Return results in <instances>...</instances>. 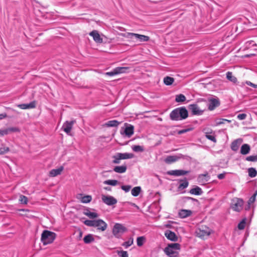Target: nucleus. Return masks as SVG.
I'll use <instances>...</instances> for the list:
<instances>
[{
  "instance_id": "33",
  "label": "nucleus",
  "mask_w": 257,
  "mask_h": 257,
  "mask_svg": "<svg viewBox=\"0 0 257 257\" xmlns=\"http://www.w3.org/2000/svg\"><path fill=\"white\" fill-rule=\"evenodd\" d=\"M164 83L166 85H170L173 84L174 81V79L170 76H166L164 78Z\"/></svg>"
},
{
  "instance_id": "62",
  "label": "nucleus",
  "mask_w": 257,
  "mask_h": 257,
  "mask_svg": "<svg viewBox=\"0 0 257 257\" xmlns=\"http://www.w3.org/2000/svg\"><path fill=\"white\" fill-rule=\"evenodd\" d=\"M249 44V45H251L252 46H253L254 45H255V44L254 43V42L252 41H248L246 42V45L247 44Z\"/></svg>"
},
{
  "instance_id": "17",
  "label": "nucleus",
  "mask_w": 257,
  "mask_h": 257,
  "mask_svg": "<svg viewBox=\"0 0 257 257\" xmlns=\"http://www.w3.org/2000/svg\"><path fill=\"white\" fill-rule=\"evenodd\" d=\"M89 35L93 37V39L95 42L99 43L102 42V39L101 38L100 35L97 31H92L89 33Z\"/></svg>"
},
{
  "instance_id": "9",
  "label": "nucleus",
  "mask_w": 257,
  "mask_h": 257,
  "mask_svg": "<svg viewBox=\"0 0 257 257\" xmlns=\"http://www.w3.org/2000/svg\"><path fill=\"white\" fill-rule=\"evenodd\" d=\"M127 35L130 38H135L137 40H138L140 42H147L150 40V37L149 36L139 34L128 33Z\"/></svg>"
},
{
  "instance_id": "11",
  "label": "nucleus",
  "mask_w": 257,
  "mask_h": 257,
  "mask_svg": "<svg viewBox=\"0 0 257 257\" xmlns=\"http://www.w3.org/2000/svg\"><path fill=\"white\" fill-rule=\"evenodd\" d=\"M190 172V171H185L183 170H170L167 172V174L175 176H180L185 175Z\"/></svg>"
},
{
  "instance_id": "31",
  "label": "nucleus",
  "mask_w": 257,
  "mask_h": 257,
  "mask_svg": "<svg viewBox=\"0 0 257 257\" xmlns=\"http://www.w3.org/2000/svg\"><path fill=\"white\" fill-rule=\"evenodd\" d=\"M141 191V188L140 186H137L132 189L131 191L132 195L134 197L138 196Z\"/></svg>"
},
{
  "instance_id": "34",
  "label": "nucleus",
  "mask_w": 257,
  "mask_h": 257,
  "mask_svg": "<svg viewBox=\"0 0 257 257\" xmlns=\"http://www.w3.org/2000/svg\"><path fill=\"white\" fill-rule=\"evenodd\" d=\"M186 100L185 96L182 94L177 95L175 98V101L177 102H183Z\"/></svg>"
},
{
  "instance_id": "43",
  "label": "nucleus",
  "mask_w": 257,
  "mask_h": 257,
  "mask_svg": "<svg viewBox=\"0 0 257 257\" xmlns=\"http://www.w3.org/2000/svg\"><path fill=\"white\" fill-rule=\"evenodd\" d=\"M19 201L22 204H27L28 201V198L23 195H20Z\"/></svg>"
},
{
  "instance_id": "58",
  "label": "nucleus",
  "mask_w": 257,
  "mask_h": 257,
  "mask_svg": "<svg viewBox=\"0 0 257 257\" xmlns=\"http://www.w3.org/2000/svg\"><path fill=\"white\" fill-rule=\"evenodd\" d=\"M185 199L187 200H192L193 201H196V202H198V200L196 199H195V198H193L192 197H185Z\"/></svg>"
},
{
  "instance_id": "42",
  "label": "nucleus",
  "mask_w": 257,
  "mask_h": 257,
  "mask_svg": "<svg viewBox=\"0 0 257 257\" xmlns=\"http://www.w3.org/2000/svg\"><path fill=\"white\" fill-rule=\"evenodd\" d=\"M116 253L119 257H128V254L126 251L117 250Z\"/></svg>"
},
{
  "instance_id": "16",
  "label": "nucleus",
  "mask_w": 257,
  "mask_h": 257,
  "mask_svg": "<svg viewBox=\"0 0 257 257\" xmlns=\"http://www.w3.org/2000/svg\"><path fill=\"white\" fill-rule=\"evenodd\" d=\"M17 106L22 109L34 108L36 107V101H33L29 103L20 104Z\"/></svg>"
},
{
  "instance_id": "45",
  "label": "nucleus",
  "mask_w": 257,
  "mask_h": 257,
  "mask_svg": "<svg viewBox=\"0 0 257 257\" xmlns=\"http://www.w3.org/2000/svg\"><path fill=\"white\" fill-rule=\"evenodd\" d=\"M99 215L95 212H89L87 213V216H88L90 219H94L96 218H97L98 217Z\"/></svg>"
},
{
  "instance_id": "63",
  "label": "nucleus",
  "mask_w": 257,
  "mask_h": 257,
  "mask_svg": "<svg viewBox=\"0 0 257 257\" xmlns=\"http://www.w3.org/2000/svg\"><path fill=\"white\" fill-rule=\"evenodd\" d=\"M104 189L107 191H111V188L110 187H104Z\"/></svg>"
},
{
  "instance_id": "47",
  "label": "nucleus",
  "mask_w": 257,
  "mask_h": 257,
  "mask_svg": "<svg viewBox=\"0 0 257 257\" xmlns=\"http://www.w3.org/2000/svg\"><path fill=\"white\" fill-rule=\"evenodd\" d=\"M245 160L250 162H257V155L248 156L245 158Z\"/></svg>"
},
{
  "instance_id": "29",
  "label": "nucleus",
  "mask_w": 257,
  "mask_h": 257,
  "mask_svg": "<svg viewBox=\"0 0 257 257\" xmlns=\"http://www.w3.org/2000/svg\"><path fill=\"white\" fill-rule=\"evenodd\" d=\"M120 122L116 120H109L105 123V125L108 127L117 126Z\"/></svg>"
},
{
  "instance_id": "46",
  "label": "nucleus",
  "mask_w": 257,
  "mask_h": 257,
  "mask_svg": "<svg viewBox=\"0 0 257 257\" xmlns=\"http://www.w3.org/2000/svg\"><path fill=\"white\" fill-rule=\"evenodd\" d=\"M9 151V148L7 147H5L2 145L0 147V154H4Z\"/></svg>"
},
{
  "instance_id": "28",
  "label": "nucleus",
  "mask_w": 257,
  "mask_h": 257,
  "mask_svg": "<svg viewBox=\"0 0 257 257\" xmlns=\"http://www.w3.org/2000/svg\"><path fill=\"white\" fill-rule=\"evenodd\" d=\"M226 78L230 81L232 82L233 83H236L237 82V78L233 75L232 73L231 72H227L226 73Z\"/></svg>"
},
{
  "instance_id": "20",
  "label": "nucleus",
  "mask_w": 257,
  "mask_h": 257,
  "mask_svg": "<svg viewBox=\"0 0 257 257\" xmlns=\"http://www.w3.org/2000/svg\"><path fill=\"white\" fill-rule=\"evenodd\" d=\"M250 151V147L248 144H243L240 148V154L243 155L248 154Z\"/></svg>"
},
{
  "instance_id": "39",
  "label": "nucleus",
  "mask_w": 257,
  "mask_h": 257,
  "mask_svg": "<svg viewBox=\"0 0 257 257\" xmlns=\"http://www.w3.org/2000/svg\"><path fill=\"white\" fill-rule=\"evenodd\" d=\"M246 224V218H243L238 224V228L239 230H242L245 228Z\"/></svg>"
},
{
  "instance_id": "14",
  "label": "nucleus",
  "mask_w": 257,
  "mask_h": 257,
  "mask_svg": "<svg viewBox=\"0 0 257 257\" xmlns=\"http://www.w3.org/2000/svg\"><path fill=\"white\" fill-rule=\"evenodd\" d=\"M165 235L167 238L172 241H177L178 237L174 232L167 230L165 232Z\"/></svg>"
},
{
  "instance_id": "56",
  "label": "nucleus",
  "mask_w": 257,
  "mask_h": 257,
  "mask_svg": "<svg viewBox=\"0 0 257 257\" xmlns=\"http://www.w3.org/2000/svg\"><path fill=\"white\" fill-rule=\"evenodd\" d=\"M225 174H226L225 172H224L223 173L219 174L217 175V178L220 180L223 179L225 178Z\"/></svg>"
},
{
  "instance_id": "54",
  "label": "nucleus",
  "mask_w": 257,
  "mask_h": 257,
  "mask_svg": "<svg viewBox=\"0 0 257 257\" xmlns=\"http://www.w3.org/2000/svg\"><path fill=\"white\" fill-rule=\"evenodd\" d=\"M246 116L245 113H241L237 115V118L239 120H244L246 118Z\"/></svg>"
},
{
  "instance_id": "8",
  "label": "nucleus",
  "mask_w": 257,
  "mask_h": 257,
  "mask_svg": "<svg viewBox=\"0 0 257 257\" xmlns=\"http://www.w3.org/2000/svg\"><path fill=\"white\" fill-rule=\"evenodd\" d=\"M208 103L207 104L208 108L209 110H213L220 104L219 98L217 97L209 98L208 99Z\"/></svg>"
},
{
  "instance_id": "53",
  "label": "nucleus",
  "mask_w": 257,
  "mask_h": 257,
  "mask_svg": "<svg viewBox=\"0 0 257 257\" xmlns=\"http://www.w3.org/2000/svg\"><path fill=\"white\" fill-rule=\"evenodd\" d=\"M192 129H193L192 128H188L183 129V130H180L178 132V134L182 135L183 134H184V133H186L187 132L192 131Z\"/></svg>"
},
{
  "instance_id": "36",
  "label": "nucleus",
  "mask_w": 257,
  "mask_h": 257,
  "mask_svg": "<svg viewBox=\"0 0 257 257\" xmlns=\"http://www.w3.org/2000/svg\"><path fill=\"white\" fill-rule=\"evenodd\" d=\"M118 182L116 180H107L104 181V184L109 185L111 186H115L118 184Z\"/></svg>"
},
{
  "instance_id": "3",
  "label": "nucleus",
  "mask_w": 257,
  "mask_h": 257,
  "mask_svg": "<svg viewBox=\"0 0 257 257\" xmlns=\"http://www.w3.org/2000/svg\"><path fill=\"white\" fill-rule=\"evenodd\" d=\"M84 224L88 226L97 227V229L101 231L105 230L107 227V223L102 219L86 220Z\"/></svg>"
},
{
  "instance_id": "41",
  "label": "nucleus",
  "mask_w": 257,
  "mask_h": 257,
  "mask_svg": "<svg viewBox=\"0 0 257 257\" xmlns=\"http://www.w3.org/2000/svg\"><path fill=\"white\" fill-rule=\"evenodd\" d=\"M112 158H113V160L112 161V163L113 164H118L120 163V161L121 160V159H120L119 156L118 155V153H116L115 155H114Z\"/></svg>"
},
{
  "instance_id": "23",
  "label": "nucleus",
  "mask_w": 257,
  "mask_h": 257,
  "mask_svg": "<svg viewBox=\"0 0 257 257\" xmlns=\"http://www.w3.org/2000/svg\"><path fill=\"white\" fill-rule=\"evenodd\" d=\"M242 140L241 139H237L233 141L231 144V149L233 151H237L238 150L239 144Z\"/></svg>"
},
{
  "instance_id": "48",
  "label": "nucleus",
  "mask_w": 257,
  "mask_h": 257,
  "mask_svg": "<svg viewBox=\"0 0 257 257\" xmlns=\"http://www.w3.org/2000/svg\"><path fill=\"white\" fill-rule=\"evenodd\" d=\"M205 137L207 139L212 141L214 143H215L216 142V138L214 135H210L208 133H206L205 135Z\"/></svg>"
},
{
  "instance_id": "59",
  "label": "nucleus",
  "mask_w": 257,
  "mask_h": 257,
  "mask_svg": "<svg viewBox=\"0 0 257 257\" xmlns=\"http://www.w3.org/2000/svg\"><path fill=\"white\" fill-rule=\"evenodd\" d=\"M255 199V194H253L249 199V201L251 202L254 201Z\"/></svg>"
},
{
  "instance_id": "27",
  "label": "nucleus",
  "mask_w": 257,
  "mask_h": 257,
  "mask_svg": "<svg viewBox=\"0 0 257 257\" xmlns=\"http://www.w3.org/2000/svg\"><path fill=\"white\" fill-rule=\"evenodd\" d=\"M118 153V155L119 156L120 159H121V160L132 159L134 157V155L132 153Z\"/></svg>"
},
{
  "instance_id": "35",
  "label": "nucleus",
  "mask_w": 257,
  "mask_h": 257,
  "mask_svg": "<svg viewBox=\"0 0 257 257\" xmlns=\"http://www.w3.org/2000/svg\"><path fill=\"white\" fill-rule=\"evenodd\" d=\"M92 200V197L90 195H85L81 198V201L83 203L90 202Z\"/></svg>"
},
{
  "instance_id": "10",
  "label": "nucleus",
  "mask_w": 257,
  "mask_h": 257,
  "mask_svg": "<svg viewBox=\"0 0 257 257\" xmlns=\"http://www.w3.org/2000/svg\"><path fill=\"white\" fill-rule=\"evenodd\" d=\"M101 199L104 203L109 206L114 205L117 202V200L111 196L102 195Z\"/></svg>"
},
{
  "instance_id": "25",
  "label": "nucleus",
  "mask_w": 257,
  "mask_h": 257,
  "mask_svg": "<svg viewBox=\"0 0 257 257\" xmlns=\"http://www.w3.org/2000/svg\"><path fill=\"white\" fill-rule=\"evenodd\" d=\"M209 179L210 177L207 173L204 174L199 175L198 178V181L203 183L208 182L209 180Z\"/></svg>"
},
{
  "instance_id": "40",
  "label": "nucleus",
  "mask_w": 257,
  "mask_h": 257,
  "mask_svg": "<svg viewBox=\"0 0 257 257\" xmlns=\"http://www.w3.org/2000/svg\"><path fill=\"white\" fill-rule=\"evenodd\" d=\"M132 149L133 150L136 152H142L144 151L143 147L139 145L134 146Z\"/></svg>"
},
{
  "instance_id": "4",
  "label": "nucleus",
  "mask_w": 257,
  "mask_h": 257,
  "mask_svg": "<svg viewBox=\"0 0 257 257\" xmlns=\"http://www.w3.org/2000/svg\"><path fill=\"white\" fill-rule=\"evenodd\" d=\"M55 233L49 230H45L41 234V241L44 245H47L53 242L56 238Z\"/></svg>"
},
{
  "instance_id": "57",
  "label": "nucleus",
  "mask_w": 257,
  "mask_h": 257,
  "mask_svg": "<svg viewBox=\"0 0 257 257\" xmlns=\"http://www.w3.org/2000/svg\"><path fill=\"white\" fill-rule=\"evenodd\" d=\"M246 83H247V84L248 85L252 86V87H254L255 88H257V85L256 84H253V83H251L250 81L247 82Z\"/></svg>"
},
{
  "instance_id": "21",
  "label": "nucleus",
  "mask_w": 257,
  "mask_h": 257,
  "mask_svg": "<svg viewBox=\"0 0 257 257\" xmlns=\"http://www.w3.org/2000/svg\"><path fill=\"white\" fill-rule=\"evenodd\" d=\"M180 158L177 156H169L165 159V162L170 164L177 161Z\"/></svg>"
},
{
  "instance_id": "7",
  "label": "nucleus",
  "mask_w": 257,
  "mask_h": 257,
  "mask_svg": "<svg viewBox=\"0 0 257 257\" xmlns=\"http://www.w3.org/2000/svg\"><path fill=\"white\" fill-rule=\"evenodd\" d=\"M212 230L206 226L201 225L196 231L197 235L200 238L208 236Z\"/></svg>"
},
{
  "instance_id": "55",
  "label": "nucleus",
  "mask_w": 257,
  "mask_h": 257,
  "mask_svg": "<svg viewBox=\"0 0 257 257\" xmlns=\"http://www.w3.org/2000/svg\"><path fill=\"white\" fill-rule=\"evenodd\" d=\"M9 134L8 132L7 128L4 130H0V137L4 136L5 135H7Z\"/></svg>"
},
{
  "instance_id": "50",
  "label": "nucleus",
  "mask_w": 257,
  "mask_h": 257,
  "mask_svg": "<svg viewBox=\"0 0 257 257\" xmlns=\"http://www.w3.org/2000/svg\"><path fill=\"white\" fill-rule=\"evenodd\" d=\"M117 72H116V69L115 68L114 69H113L112 71L106 72L105 73V75H107V76H112L117 75Z\"/></svg>"
},
{
  "instance_id": "51",
  "label": "nucleus",
  "mask_w": 257,
  "mask_h": 257,
  "mask_svg": "<svg viewBox=\"0 0 257 257\" xmlns=\"http://www.w3.org/2000/svg\"><path fill=\"white\" fill-rule=\"evenodd\" d=\"M8 134L11 132H19L20 130L18 127H12L7 128Z\"/></svg>"
},
{
  "instance_id": "13",
  "label": "nucleus",
  "mask_w": 257,
  "mask_h": 257,
  "mask_svg": "<svg viewBox=\"0 0 257 257\" xmlns=\"http://www.w3.org/2000/svg\"><path fill=\"white\" fill-rule=\"evenodd\" d=\"M188 108L193 115H201L203 112V110H200L196 104H190Z\"/></svg>"
},
{
  "instance_id": "15",
  "label": "nucleus",
  "mask_w": 257,
  "mask_h": 257,
  "mask_svg": "<svg viewBox=\"0 0 257 257\" xmlns=\"http://www.w3.org/2000/svg\"><path fill=\"white\" fill-rule=\"evenodd\" d=\"M134 127L132 124H128L125 129L124 130L123 133H121V134H124L127 137H131L134 134Z\"/></svg>"
},
{
  "instance_id": "6",
  "label": "nucleus",
  "mask_w": 257,
  "mask_h": 257,
  "mask_svg": "<svg viewBox=\"0 0 257 257\" xmlns=\"http://www.w3.org/2000/svg\"><path fill=\"white\" fill-rule=\"evenodd\" d=\"M243 201L242 199L235 198L232 200L230 207L233 210L240 212L243 208Z\"/></svg>"
},
{
  "instance_id": "19",
  "label": "nucleus",
  "mask_w": 257,
  "mask_h": 257,
  "mask_svg": "<svg viewBox=\"0 0 257 257\" xmlns=\"http://www.w3.org/2000/svg\"><path fill=\"white\" fill-rule=\"evenodd\" d=\"M63 169L64 168L63 166H61L60 167L56 169H52L49 172V176L51 177H56L61 174Z\"/></svg>"
},
{
  "instance_id": "52",
  "label": "nucleus",
  "mask_w": 257,
  "mask_h": 257,
  "mask_svg": "<svg viewBox=\"0 0 257 257\" xmlns=\"http://www.w3.org/2000/svg\"><path fill=\"white\" fill-rule=\"evenodd\" d=\"M131 187L132 186L131 185H122L121 186V189L125 192H128L131 189Z\"/></svg>"
},
{
  "instance_id": "37",
  "label": "nucleus",
  "mask_w": 257,
  "mask_h": 257,
  "mask_svg": "<svg viewBox=\"0 0 257 257\" xmlns=\"http://www.w3.org/2000/svg\"><path fill=\"white\" fill-rule=\"evenodd\" d=\"M117 74L125 73L126 70L128 69L126 67H118L115 68Z\"/></svg>"
},
{
  "instance_id": "2",
  "label": "nucleus",
  "mask_w": 257,
  "mask_h": 257,
  "mask_svg": "<svg viewBox=\"0 0 257 257\" xmlns=\"http://www.w3.org/2000/svg\"><path fill=\"white\" fill-rule=\"evenodd\" d=\"M181 245L178 243H169L164 249L165 253L169 257H178Z\"/></svg>"
},
{
  "instance_id": "44",
  "label": "nucleus",
  "mask_w": 257,
  "mask_h": 257,
  "mask_svg": "<svg viewBox=\"0 0 257 257\" xmlns=\"http://www.w3.org/2000/svg\"><path fill=\"white\" fill-rule=\"evenodd\" d=\"M133 243V239L130 238L128 240L124 242L122 245L124 246L126 248H128Z\"/></svg>"
},
{
  "instance_id": "22",
  "label": "nucleus",
  "mask_w": 257,
  "mask_h": 257,
  "mask_svg": "<svg viewBox=\"0 0 257 257\" xmlns=\"http://www.w3.org/2000/svg\"><path fill=\"white\" fill-rule=\"evenodd\" d=\"M189 193L191 194H194L195 195H201L202 194L203 192L200 187L196 186L195 187L191 189L189 191Z\"/></svg>"
},
{
  "instance_id": "30",
  "label": "nucleus",
  "mask_w": 257,
  "mask_h": 257,
  "mask_svg": "<svg viewBox=\"0 0 257 257\" xmlns=\"http://www.w3.org/2000/svg\"><path fill=\"white\" fill-rule=\"evenodd\" d=\"M94 240V238L93 235L91 234H88L85 235L83 238V241L85 243H90Z\"/></svg>"
},
{
  "instance_id": "64",
  "label": "nucleus",
  "mask_w": 257,
  "mask_h": 257,
  "mask_svg": "<svg viewBox=\"0 0 257 257\" xmlns=\"http://www.w3.org/2000/svg\"><path fill=\"white\" fill-rule=\"evenodd\" d=\"M82 234H83L81 230H80L79 232V238H81L82 237Z\"/></svg>"
},
{
  "instance_id": "1",
  "label": "nucleus",
  "mask_w": 257,
  "mask_h": 257,
  "mask_svg": "<svg viewBox=\"0 0 257 257\" xmlns=\"http://www.w3.org/2000/svg\"><path fill=\"white\" fill-rule=\"evenodd\" d=\"M188 116V110L184 106L176 108L170 113V118L172 120H181L186 119Z\"/></svg>"
},
{
  "instance_id": "5",
  "label": "nucleus",
  "mask_w": 257,
  "mask_h": 257,
  "mask_svg": "<svg viewBox=\"0 0 257 257\" xmlns=\"http://www.w3.org/2000/svg\"><path fill=\"white\" fill-rule=\"evenodd\" d=\"M126 228L121 224L115 223L112 228V234L117 238H119L121 235L126 231Z\"/></svg>"
},
{
  "instance_id": "24",
  "label": "nucleus",
  "mask_w": 257,
  "mask_h": 257,
  "mask_svg": "<svg viewBox=\"0 0 257 257\" xmlns=\"http://www.w3.org/2000/svg\"><path fill=\"white\" fill-rule=\"evenodd\" d=\"M179 181L182 182L180 183L178 187V189L179 190H182L186 188L189 185V182L187 181V179L185 178L184 179H180Z\"/></svg>"
},
{
  "instance_id": "49",
  "label": "nucleus",
  "mask_w": 257,
  "mask_h": 257,
  "mask_svg": "<svg viewBox=\"0 0 257 257\" xmlns=\"http://www.w3.org/2000/svg\"><path fill=\"white\" fill-rule=\"evenodd\" d=\"M225 121H227L228 122H230V120L225 118H219L217 120L216 123L217 125H220L221 124L224 123Z\"/></svg>"
},
{
  "instance_id": "12",
  "label": "nucleus",
  "mask_w": 257,
  "mask_h": 257,
  "mask_svg": "<svg viewBox=\"0 0 257 257\" xmlns=\"http://www.w3.org/2000/svg\"><path fill=\"white\" fill-rule=\"evenodd\" d=\"M75 120L66 121L63 124L62 129L68 135L70 133Z\"/></svg>"
},
{
  "instance_id": "61",
  "label": "nucleus",
  "mask_w": 257,
  "mask_h": 257,
  "mask_svg": "<svg viewBox=\"0 0 257 257\" xmlns=\"http://www.w3.org/2000/svg\"><path fill=\"white\" fill-rule=\"evenodd\" d=\"M6 117H7L6 113H4L0 114V119L6 118Z\"/></svg>"
},
{
  "instance_id": "32",
  "label": "nucleus",
  "mask_w": 257,
  "mask_h": 257,
  "mask_svg": "<svg viewBox=\"0 0 257 257\" xmlns=\"http://www.w3.org/2000/svg\"><path fill=\"white\" fill-rule=\"evenodd\" d=\"M248 176L251 178L255 177L257 175V171L254 168H249L247 170Z\"/></svg>"
},
{
  "instance_id": "26",
  "label": "nucleus",
  "mask_w": 257,
  "mask_h": 257,
  "mask_svg": "<svg viewBox=\"0 0 257 257\" xmlns=\"http://www.w3.org/2000/svg\"><path fill=\"white\" fill-rule=\"evenodd\" d=\"M126 165L117 166L114 167L113 171L118 173H123L126 171Z\"/></svg>"
},
{
  "instance_id": "60",
  "label": "nucleus",
  "mask_w": 257,
  "mask_h": 257,
  "mask_svg": "<svg viewBox=\"0 0 257 257\" xmlns=\"http://www.w3.org/2000/svg\"><path fill=\"white\" fill-rule=\"evenodd\" d=\"M91 211H90V208H86L84 209V210L83 211V214L87 216V213H89Z\"/></svg>"
},
{
  "instance_id": "18",
  "label": "nucleus",
  "mask_w": 257,
  "mask_h": 257,
  "mask_svg": "<svg viewBox=\"0 0 257 257\" xmlns=\"http://www.w3.org/2000/svg\"><path fill=\"white\" fill-rule=\"evenodd\" d=\"M192 213L190 210L181 209L179 211L178 215L181 218H185L190 216Z\"/></svg>"
},
{
  "instance_id": "38",
  "label": "nucleus",
  "mask_w": 257,
  "mask_h": 257,
  "mask_svg": "<svg viewBox=\"0 0 257 257\" xmlns=\"http://www.w3.org/2000/svg\"><path fill=\"white\" fill-rule=\"evenodd\" d=\"M145 240V238L144 236H140L138 237L137 239V245L139 246H141L143 245L144 241Z\"/></svg>"
}]
</instances>
